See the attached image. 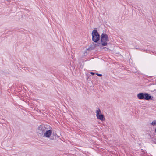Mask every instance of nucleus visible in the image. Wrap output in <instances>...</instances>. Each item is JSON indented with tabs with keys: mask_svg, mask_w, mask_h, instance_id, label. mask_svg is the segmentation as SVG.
I'll use <instances>...</instances> for the list:
<instances>
[{
	"mask_svg": "<svg viewBox=\"0 0 156 156\" xmlns=\"http://www.w3.org/2000/svg\"><path fill=\"white\" fill-rule=\"evenodd\" d=\"M46 129L45 126L42 125H40L38 126L37 130V133L38 135L39 136L43 137Z\"/></svg>",
	"mask_w": 156,
	"mask_h": 156,
	"instance_id": "7ed1b4c3",
	"label": "nucleus"
},
{
	"mask_svg": "<svg viewBox=\"0 0 156 156\" xmlns=\"http://www.w3.org/2000/svg\"><path fill=\"white\" fill-rule=\"evenodd\" d=\"M92 40L95 43H97L100 40V35L97 30H94L92 31L91 34Z\"/></svg>",
	"mask_w": 156,
	"mask_h": 156,
	"instance_id": "f257e3e1",
	"label": "nucleus"
},
{
	"mask_svg": "<svg viewBox=\"0 0 156 156\" xmlns=\"http://www.w3.org/2000/svg\"><path fill=\"white\" fill-rule=\"evenodd\" d=\"M136 49H138L137 48H136Z\"/></svg>",
	"mask_w": 156,
	"mask_h": 156,
	"instance_id": "4468645a",
	"label": "nucleus"
},
{
	"mask_svg": "<svg viewBox=\"0 0 156 156\" xmlns=\"http://www.w3.org/2000/svg\"><path fill=\"white\" fill-rule=\"evenodd\" d=\"M96 74L99 77H101L102 76V75L101 74H98V73H96Z\"/></svg>",
	"mask_w": 156,
	"mask_h": 156,
	"instance_id": "f8f14e48",
	"label": "nucleus"
},
{
	"mask_svg": "<svg viewBox=\"0 0 156 156\" xmlns=\"http://www.w3.org/2000/svg\"><path fill=\"white\" fill-rule=\"evenodd\" d=\"M50 139L51 140H56V139L55 137L54 136H53L52 135H51V137H50Z\"/></svg>",
	"mask_w": 156,
	"mask_h": 156,
	"instance_id": "9b49d317",
	"label": "nucleus"
},
{
	"mask_svg": "<svg viewBox=\"0 0 156 156\" xmlns=\"http://www.w3.org/2000/svg\"><path fill=\"white\" fill-rule=\"evenodd\" d=\"M90 74H91V75H94L95 74V73H94V72H90Z\"/></svg>",
	"mask_w": 156,
	"mask_h": 156,
	"instance_id": "ddd939ff",
	"label": "nucleus"
},
{
	"mask_svg": "<svg viewBox=\"0 0 156 156\" xmlns=\"http://www.w3.org/2000/svg\"><path fill=\"white\" fill-rule=\"evenodd\" d=\"M52 135L55 137L56 139V136H58V135L55 132H53Z\"/></svg>",
	"mask_w": 156,
	"mask_h": 156,
	"instance_id": "9d476101",
	"label": "nucleus"
},
{
	"mask_svg": "<svg viewBox=\"0 0 156 156\" xmlns=\"http://www.w3.org/2000/svg\"><path fill=\"white\" fill-rule=\"evenodd\" d=\"M144 100H151L153 99V97L147 93H144Z\"/></svg>",
	"mask_w": 156,
	"mask_h": 156,
	"instance_id": "423d86ee",
	"label": "nucleus"
},
{
	"mask_svg": "<svg viewBox=\"0 0 156 156\" xmlns=\"http://www.w3.org/2000/svg\"><path fill=\"white\" fill-rule=\"evenodd\" d=\"M98 110H96V116L98 119L102 121L104 120H105V118L104 115L101 114L100 109L99 108H98Z\"/></svg>",
	"mask_w": 156,
	"mask_h": 156,
	"instance_id": "20e7f679",
	"label": "nucleus"
},
{
	"mask_svg": "<svg viewBox=\"0 0 156 156\" xmlns=\"http://www.w3.org/2000/svg\"><path fill=\"white\" fill-rule=\"evenodd\" d=\"M100 39L102 46H106L107 42L109 41L108 35L105 34L103 33L101 36Z\"/></svg>",
	"mask_w": 156,
	"mask_h": 156,
	"instance_id": "f03ea898",
	"label": "nucleus"
},
{
	"mask_svg": "<svg viewBox=\"0 0 156 156\" xmlns=\"http://www.w3.org/2000/svg\"><path fill=\"white\" fill-rule=\"evenodd\" d=\"M52 130L50 129L48 130H46L44 135L43 137H46L47 138H49L52 135Z\"/></svg>",
	"mask_w": 156,
	"mask_h": 156,
	"instance_id": "39448f33",
	"label": "nucleus"
},
{
	"mask_svg": "<svg viewBox=\"0 0 156 156\" xmlns=\"http://www.w3.org/2000/svg\"><path fill=\"white\" fill-rule=\"evenodd\" d=\"M144 93H140L137 95V97L139 99L144 100Z\"/></svg>",
	"mask_w": 156,
	"mask_h": 156,
	"instance_id": "6e6552de",
	"label": "nucleus"
},
{
	"mask_svg": "<svg viewBox=\"0 0 156 156\" xmlns=\"http://www.w3.org/2000/svg\"><path fill=\"white\" fill-rule=\"evenodd\" d=\"M97 44H93L94 45L93 46L90 47L89 48L87 49V50H89L90 48L92 50L94 49L96 47V46H100L101 45V42H97Z\"/></svg>",
	"mask_w": 156,
	"mask_h": 156,
	"instance_id": "0eeeda50",
	"label": "nucleus"
},
{
	"mask_svg": "<svg viewBox=\"0 0 156 156\" xmlns=\"http://www.w3.org/2000/svg\"><path fill=\"white\" fill-rule=\"evenodd\" d=\"M151 124L152 125L155 126L156 125V120H154L152 121Z\"/></svg>",
	"mask_w": 156,
	"mask_h": 156,
	"instance_id": "1a4fd4ad",
	"label": "nucleus"
}]
</instances>
